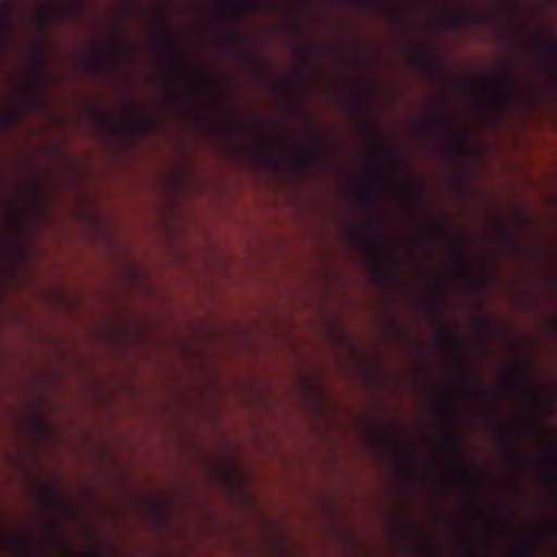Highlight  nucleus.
<instances>
[{
    "instance_id": "f257e3e1",
    "label": "nucleus",
    "mask_w": 557,
    "mask_h": 557,
    "mask_svg": "<svg viewBox=\"0 0 557 557\" xmlns=\"http://www.w3.org/2000/svg\"><path fill=\"white\" fill-rule=\"evenodd\" d=\"M379 224L376 221L368 222L364 227L358 230V240L371 253V259L374 268L375 275L380 282L389 281V275L382 265L380 255L391 249V244L386 240L382 232L377 231Z\"/></svg>"
},
{
    "instance_id": "f03ea898",
    "label": "nucleus",
    "mask_w": 557,
    "mask_h": 557,
    "mask_svg": "<svg viewBox=\"0 0 557 557\" xmlns=\"http://www.w3.org/2000/svg\"><path fill=\"white\" fill-rule=\"evenodd\" d=\"M490 107L495 115H500L509 99L516 94V81L509 74L479 79Z\"/></svg>"
},
{
    "instance_id": "7ed1b4c3",
    "label": "nucleus",
    "mask_w": 557,
    "mask_h": 557,
    "mask_svg": "<svg viewBox=\"0 0 557 557\" xmlns=\"http://www.w3.org/2000/svg\"><path fill=\"white\" fill-rule=\"evenodd\" d=\"M164 42H165V47H166L171 58L173 59L175 65L180 69L182 75L185 78L193 81L194 83H197L198 85H201V86L208 87V88H215L219 85L220 78L214 74L190 73L186 69V62L184 60L183 54L177 49V47L174 46L172 39L170 38V36L168 34H164Z\"/></svg>"
},
{
    "instance_id": "20e7f679",
    "label": "nucleus",
    "mask_w": 557,
    "mask_h": 557,
    "mask_svg": "<svg viewBox=\"0 0 557 557\" xmlns=\"http://www.w3.org/2000/svg\"><path fill=\"white\" fill-rule=\"evenodd\" d=\"M441 416L444 419L447 426L450 425L454 419V410L453 406L448 401H444L441 406ZM443 440L450 450V458L454 465L460 470L463 471L461 467L462 455H461V437L460 435L447 428L443 433Z\"/></svg>"
},
{
    "instance_id": "39448f33",
    "label": "nucleus",
    "mask_w": 557,
    "mask_h": 557,
    "mask_svg": "<svg viewBox=\"0 0 557 557\" xmlns=\"http://www.w3.org/2000/svg\"><path fill=\"white\" fill-rule=\"evenodd\" d=\"M433 129L442 131L447 136L456 139L458 141V147L460 149H465L467 146V136L466 133L458 128L449 125L447 117L442 113V111L434 109L432 115L426 121V123L421 127V133L428 134Z\"/></svg>"
},
{
    "instance_id": "423d86ee",
    "label": "nucleus",
    "mask_w": 557,
    "mask_h": 557,
    "mask_svg": "<svg viewBox=\"0 0 557 557\" xmlns=\"http://www.w3.org/2000/svg\"><path fill=\"white\" fill-rule=\"evenodd\" d=\"M431 234L435 237L446 239L453 244L460 271H466L469 264V256L462 246L460 238L450 230H448L446 225L438 221L432 222Z\"/></svg>"
},
{
    "instance_id": "0eeeda50",
    "label": "nucleus",
    "mask_w": 557,
    "mask_h": 557,
    "mask_svg": "<svg viewBox=\"0 0 557 557\" xmlns=\"http://www.w3.org/2000/svg\"><path fill=\"white\" fill-rule=\"evenodd\" d=\"M47 60L41 53H37L33 60V69L35 74V82L29 86L30 97L27 98L29 106H35L39 102L37 94L40 91L42 84L47 79Z\"/></svg>"
},
{
    "instance_id": "6e6552de",
    "label": "nucleus",
    "mask_w": 557,
    "mask_h": 557,
    "mask_svg": "<svg viewBox=\"0 0 557 557\" xmlns=\"http://www.w3.org/2000/svg\"><path fill=\"white\" fill-rule=\"evenodd\" d=\"M531 46L546 60L550 70L557 75V39L554 37H540Z\"/></svg>"
},
{
    "instance_id": "1a4fd4ad",
    "label": "nucleus",
    "mask_w": 557,
    "mask_h": 557,
    "mask_svg": "<svg viewBox=\"0 0 557 557\" xmlns=\"http://www.w3.org/2000/svg\"><path fill=\"white\" fill-rule=\"evenodd\" d=\"M412 63L425 70L432 77L440 76V60L428 49H419L411 59Z\"/></svg>"
},
{
    "instance_id": "9d476101",
    "label": "nucleus",
    "mask_w": 557,
    "mask_h": 557,
    "mask_svg": "<svg viewBox=\"0 0 557 557\" xmlns=\"http://www.w3.org/2000/svg\"><path fill=\"white\" fill-rule=\"evenodd\" d=\"M357 200L359 206L367 212L374 214L379 208V191L375 185L367 183L358 191Z\"/></svg>"
},
{
    "instance_id": "9b49d317",
    "label": "nucleus",
    "mask_w": 557,
    "mask_h": 557,
    "mask_svg": "<svg viewBox=\"0 0 557 557\" xmlns=\"http://www.w3.org/2000/svg\"><path fill=\"white\" fill-rule=\"evenodd\" d=\"M219 3L232 13L247 15L257 12L264 4L261 0H218Z\"/></svg>"
},
{
    "instance_id": "f8f14e48",
    "label": "nucleus",
    "mask_w": 557,
    "mask_h": 557,
    "mask_svg": "<svg viewBox=\"0 0 557 557\" xmlns=\"http://www.w3.org/2000/svg\"><path fill=\"white\" fill-rule=\"evenodd\" d=\"M528 383L530 389H534V383L529 377V372L524 366L515 369L513 376L506 382V387L510 392L522 394L527 391L524 383Z\"/></svg>"
},
{
    "instance_id": "ddd939ff",
    "label": "nucleus",
    "mask_w": 557,
    "mask_h": 557,
    "mask_svg": "<svg viewBox=\"0 0 557 557\" xmlns=\"http://www.w3.org/2000/svg\"><path fill=\"white\" fill-rule=\"evenodd\" d=\"M156 121L146 115L131 116L125 122V128L133 135H145L153 129Z\"/></svg>"
},
{
    "instance_id": "4468645a",
    "label": "nucleus",
    "mask_w": 557,
    "mask_h": 557,
    "mask_svg": "<svg viewBox=\"0 0 557 557\" xmlns=\"http://www.w3.org/2000/svg\"><path fill=\"white\" fill-rule=\"evenodd\" d=\"M382 435L389 442L395 454L404 461L406 466L410 462V454L393 436L391 429L384 426L381 430Z\"/></svg>"
},
{
    "instance_id": "2eb2a0df",
    "label": "nucleus",
    "mask_w": 557,
    "mask_h": 557,
    "mask_svg": "<svg viewBox=\"0 0 557 557\" xmlns=\"http://www.w3.org/2000/svg\"><path fill=\"white\" fill-rule=\"evenodd\" d=\"M315 156L311 151L296 150L293 156V162L297 169L306 170L315 163Z\"/></svg>"
},
{
    "instance_id": "dca6fc26",
    "label": "nucleus",
    "mask_w": 557,
    "mask_h": 557,
    "mask_svg": "<svg viewBox=\"0 0 557 557\" xmlns=\"http://www.w3.org/2000/svg\"><path fill=\"white\" fill-rule=\"evenodd\" d=\"M468 18V9L462 3H458L455 11L449 15L448 23L451 27H460Z\"/></svg>"
},
{
    "instance_id": "f3484780",
    "label": "nucleus",
    "mask_w": 557,
    "mask_h": 557,
    "mask_svg": "<svg viewBox=\"0 0 557 557\" xmlns=\"http://www.w3.org/2000/svg\"><path fill=\"white\" fill-rule=\"evenodd\" d=\"M463 391L466 394H468L470 397L476 399V400H488L490 395L486 391H484L482 387H480L474 382H467L463 385Z\"/></svg>"
},
{
    "instance_id": "a211bd4d",
    "label": "nucleus",
    "mask_w": 557,
    "mask_h": 557,
    "mask_svg": "<svg viewBox=\"0 0 557 557\" xmlns=\"http://www.w3.org/2000/svg\"><path fill=\"white\" fill-rule=\"evenodd\" d=\"M437 343L438 345L447 348L461 345L460 339L448 329H444V331L440 334L437 337Z\"/></svg>"
},
{
    "instance_id": "6ab92c4d",
    "label": "nucleus",
    "mask_w": 557,
    "mask_h": 557,
    "mask_svg": "<svg viewBox=\"0 0 557 557\" xmlns=\"http://www.w3.org/2000/svg\"><path fill=\"white\" fill-rule=\"evenodd\" d=\"M90 65L97 72L109 73L115 67V62L104 58H94Z\"/></svg>"
},
{
    "instance_id": "aec40b11",
    "label": "nucleus",
    "mask_w": 557,
    "mask_h": 557,
    "mask_svg": "<svg viewBox=\"0 0 557 557\" xmlns=\"http://www.w3.org/2000/svg\"><path fill=\"white\" fill-rule=\"evenodd\" d=\"M278 149L277 143H271L260 150L259 156L263 161L275 162L278 156Z\"/></svg>"
},
{
    "instance_id": "412c9836",
    "label": "nucleus",
    "mask_w": 557,
    "mask_h": 557,
    "mask_svg": "<svg viewBox=\"0 0 557 557\" xmlns=\"http://www.w3.org/2000/svg\"><path fill=\"white\" fill-rule=\"evenodd\" d=\"M545 461L556 470L555 473L548 475V481L555 485H557V451L556 450H549L545 455Z\"/></svg>"
},
{
    "instance_id": "4be33fe9",
    "label": "nucleus",
    "mask_w": 557,
    "mask_h": 557,
    "mask_svg": "<svg viewBox=\"0 0 557 557\" xmlns=\"http://www.w3.org/2000/svg\"><path fill=\"white\" fill-rule=\"evenodd\" d=\"M44 502L45 505L50 509H59L62 506L60 499L50 492L45 493Z\"/></svg>"
},
{
    "instance_id": "5701e85b",
    "label": "nucleus",
    "mask_w": 557,
    "mask_h": 557,
    "mask_svg": "<svg viewBox=\"0 0 557 557\" xmlns=\"http://www.w3.org/2000/svg\"><path fill=\"white\" fill-rule=\"evenodd\" d=\"M79 7H81V0H65L63 9L67 14L77 15V14H79V11H81Z\"/></svg>"
},
{
    "instance_id": "b1692460",
    "label": "nucleus",
    "mask_w": 557,
    "mask_h": 557,
    "mask_svg": "<svg viewBox=\"0 0 557 557\" xmlns=\"http://www.w3.org/2000/svg\"><path fill=\"white\" fill-rule=\"evenodd\" d=\"M518 557H533L535 549L531 544H522L516 549Z\"/></svg>"
},
{
    "instance_id": "393cba45",
    "label": "nucleus",
    "mask_w": 557,
    "mask_h": 557,
    "mask_svg": "<svg viewBox=\"0 0 557 557\" xmlns=\"http://www.w3.org/2000/svg\"><path fill=\"white\" fill-rule=\"evenodd\" d=\"M298 51L301 55H304L306 58H312L320 53V51L317 48L311 47V46H306V45L299 46Z\"/></svg>"
},
{
    "instance_id": "a878e982",
    "label": "nucleus",
    "mask_w": 557,
    "mask_h": 557,
    "mask_svg": "<svg viewBox=\"0 0 557 557\" xmlns=\"http://www.w3.org/2000/svg\"><path fill=\"white\" fill-rule=\"evenodd\" d=\"M14 115L10 112H3V111H0V125L1 126H9L11 125L13 122H14Z\"/></svg>"
},
{
    "instance_id": "bb28decb",
    "label": "nucleus",
    "mask_w": 557,
    "mask_h": 557,
    "mask_svg": "<svg viewBox=\"0 0 557 557\" xmlns=\"http://www.w3.org/2000/svg\"><path fill=\"white\" fill-rule=\"evenodd\" d=\"M500 237L508 244H515L516 243V239H515V235H513V232L511 228L509 227H504L500 232Z\"/></svg>"
},
{
    "instance_id": "cd10ccee",
    "label": "nucleus",
    "mask_w": 557,
    "mask_h": 557,
    "mask_svg": "<svg viewBox=\"0 0 557 557\" xmlns=\"http://www.w3.org/2000/svg\"><path fill=\"white\" fill-rule=\"evenodd\" d=\"M475 326L480 330H493L495 329L494 325L485 318L481 317L479 320L475 321Z\"/></svg>"
},
{
    "instance_id": "c85d7f7f",
    "label": "nucleus",
    "mask_w": 557,
    "mask_h": 557,
    "mask_svg": "<svg viewBox=\"0 0 557 557\" xmlns=\"http://www.w3.org/2000/svg\"><path fill=\"white\" fill-rule=\"evenodd\" d=\"M401 185L407 190H413L416 188V183L409 178L404 172L401 173Z\"/></svg>"
},
{
    "instance_id": "c756f323",
    "label": "nucleus",
    "mask_w": 557,
    "mask_h": 557,
    "mask_svg": "<svg viewBox=\"0 0 557 557\" xmlns=\"http://www.w3.org/2000/svg\"><path fill=\"white\" fill-rule=\"evenodd\" d=\"M7 34V23L4 17L0 14V47L4 45V38Z\"/></svg>"
},
{
    "instance_id": "7c9ffc66",
    "label": "nucleus",
    "mask_w": 557,
    "mask_h": 557,
    "mask_svg": "<svg viewBox=\"0 0 557 557\" xmlns=\"http://www.w3.org/2000/svg\"><path fill=\"white\" fill-rule=\"evenodd\" d=\"M484 528L488 533L494 534L498 530L499 524L493 520L485 519Z\"/></svg>"
},
{
    "instance_id": "2f4dec72",
    "label": "nucleus",
    "mask_w": 557,
    "mask_h": 557,
    "mask_svg": "<svg viewBox=\"0 0 557 557\" xmlns=\"http://www.w3.org/2000/svg\"><path fill=\"white\" fill-rule=\"evenodd\" d=\"M392 153H393V151L389 148H387V147H385V146H383L381 144H377V146H376V156L379 158L391 156Z\"/></svg>"
},
{
    "instance_id": "473e14b6",
    "label": "nucleus",
    "mask_w": 557,
    "mask_h": 557,
    "mask_svg": "<svg viewBox=\"0 0 557 557\" xmlns=\"http://www.w3.org/2000/svg\"><path fill=\"white\" fill-rule=\"evenodd\" d=\"M90 113L92 114L95 121L98 123V124H102L103 123V116L100 112H98L96 109L91 108L90 109Z\"/></svg>"
},
{
    "instance_id": "72a5a7b5",
    "label": "nucleus",
    "mask_w": 557,
    "mask_h": 557,
    "mask_svg": "<svg viewBox=\"0 0 557 557\" xmlns=\"http://www.w3.org/2000/svg\"><path fill=\"white\" fill-rule=\"evenodd\" d=\"M362 98L364 100H367V101L370 100V98H371V88H370V86L363 87V89H362Z\"/></svg>"
},
{
    "instance_id": "f704fd0d",
    "label": "nucleus",
    "mask_w": 557,
    "mask_h": 557,
    "mask_svg": "<svg viewBox=\"0 0 557 557\" xmlns=\"http://www.w3.org/2000/svg\"><path fill=\"white\" fill-rule=\"evenodd\" d=\"M506 456L510 461H516L518 458V454L513 450H507Z\"/></svg>"
},
{
    "instance_id": "c9c22d12",
    "label": "nucleus",
    "mask_w": 557,
    "mask_h": 557,
    "mask_svg": "<svg viewBox=\"0 0 557 557\" xmlns=\"http://www.w3.org/2000/svg\"><path fill=\"white\" fill-rule=\"evenodd\" d=\"M537 429L541 431L543 435L550 438V433L544 428L543 424H537Z\"/></svg>"
},
{
    "instance_id": "e433bc0d",
    "label": "nucleus",
    "mask_w": 557,
    "mask_h": 557,
    "mask_svg": "<svg viewBox=\"0 0 557 557\" xmlns=\"http://www.w3.org/2000/svg\"><path fill=\"white\" fill-rule=\"evenodd\" d=\"M423 555H424V557H433V553L429 546H425L423 548Z\"/></svg>"
},
{
    "instance_id": "4c0bfd02",
    "label": "nucleus",
    "mask_w": 557,
    "mask_h": 557,
    "mask_svg": "<svg viewBox=\"0 0 557 557\" xmlns=\"http://www.w3.org/2000/svg\"><path fill=\"white\" fill-rule=\"evenodd\" d=\"M119 47H120V49L122 50L123 53H125L127 51V49H128L127 46L125 44H123V42H119Z\"/></svg>"
},
{
    "instance_id": "58836bf2",
    "label": "nucleus",
    "mask_w": 557,
    "mask_h": 557,
    "mask_svg": "<svg viewBox=\"0 0 557 557\" xmlns=\"http://www.w3.org/2000/svg\"><path fill=\"white\" fill-rule=\"evenodd\" d=\"M18 542H20L23 546H28V544H29V543H28V541H27V540H25V539H23V537H20V539H18Z\"/></svg>"
},
{
    "instance_id": "ea45409f",
    "label": "nucleus",
    "mask_w": 557,
    "mask_h": 557,
    "mask_svg": "<svg viewBox=\"0 0 557 557\" xmlns=\"http://www.w3.org/2000/svg\"><path fill=\"white\" fill-rule=\"evenodd\" d=\"M433 306H434V308H435V310H436V311H438V310L441 309V302H440L438 300H435V301L433 302Z\"/></svg>"
},
{
    "instance_id": "a19ab883",
    "label": "nucleus",
    "mask_w": 557,
    "mask_h": 557,
    "mask_svg": "<svg viewBox=\"0 0 557 557\" xmlns=\"http://www.w3.org/2000/svg\"><path fill=\"white\" fill-rule=\"evenodd\" d=\"M271 5H276L277 4V0H270L269 1Z\"/></svg>"
},
{
    "instance_id": "79ce46f5",
    "label": "nucleus",
    "mask_w": 557,
    "mask_h": 557,
    "mask_svg": "<svg viewBox=\"0 0 557 557\" xmlns=\"http://www.w3.org/2000/svg\"><path fill=\"white\" fill-rule=\"evenodd\" d=\"M392 325H393L394 329H399L398 324L395 321L392 322Z\"/></svg>"
},
{
    "instance_id": "37998d69",
    "label": "nucleus",
    "mask_w": 557,
    "mask_h": 557,
    "mask_svg": "<svg viewBox=\"0 0 557 557\" xmlns=\"http://www.w3.org/2000/svg\"><path fill=\"white\" fill-rule=\"evenodd\" d=\"M230 39H231L232 41H235L237 38L235 37V35H231Z\"/></svg>"
},
{
    "instance_id": "c03bdc74",
    "label": "nucleus",
    "mask_w": 557,
    "mask_h": 557,
    "mask_svg": "<svg viewBox=\"0 0 557 557\" xmlns=\"http://www.w3.org/2000/svg\"><path fill=\"white\" fill-rule=\"evenodd\" d=\"M2 539H3V533H2V531L0 530V542L2 541Z\"/></svg>"
},
{
    "instance_id": "a18cd8bd",
    "label": "nucleus",
    "mask_w": 557,
    "mask_h": 557,
    "mask_svg": "<svg viewBox=\"0 0 557 557\" xmlns=\"http://www.w3.org/2000/svg\"><path fill=\"white\" fill-rule=\"evenodd\" d=\"M302 76H304L302 73H298V78L299 79H302Z\"/></svg>"
},
{
    "instance_id": "49530a36",
    "label": "nucleus",
    "mask_w": 557,
    "mask_h": 557,
    "mask_svg": "<svg viewBox=\"0 0 557 557\" xmlns=\"http://www.w3.org/2000/svg\"><path fill=\"white\" fill-rule=\"evenodd\" d=\"M87 557H97L95 554H89Z\"/></svg>"
}]
</instances>
